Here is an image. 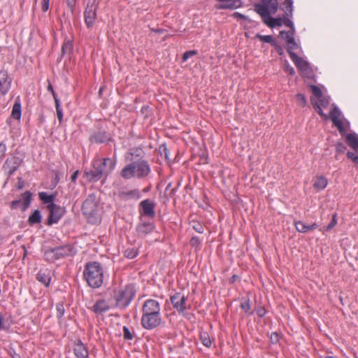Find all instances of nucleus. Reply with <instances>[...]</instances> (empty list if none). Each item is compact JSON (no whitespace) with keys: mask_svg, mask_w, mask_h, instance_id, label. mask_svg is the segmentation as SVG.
I'll return each mask as SVG.
<instances>
[{"mask_svg":"<svg viewBox=\"0 0 358 358\" xmlns=\"http://www.w3.org/2000/svg\"><path fill=\"white\" fill-rule=\"evenodd\" d=\"M116 162L109 157L94 159L92 162V168L85 169L84 176L90 182H95L103 178L106 180L112 173Z\"/></svg>","mask_w":358,"mask_h":358,"instance_id":"f257e3e1","label":"nucleus"},{"mask_svg":"<svg viewBox=\"0 0 358 358\" xmlns=\"http://www.w3.org/2000/svg\"><path fill=\"white\" fill-rule=\"evenodd\" d=\"M83 278L92 288L100 287L103 282V269L98 262H88L85 264Z\"/></svg>","mask_w":358,"mask_h":358,"instance_id":"f03ea898","label":"nucleus"},{"mask_svg":"<svg viewBox=\"0 0 358 358\" xmlns=\"http://www.w3.org/2000/svg\"><path fill=\"white\" fill-rule=\"evenodd\" d=\"M151 172L150 166L146 160H134L125 166L121 171V176L124 179L134 177L144 178Z\"/></svg>","mask_w":358,"mask_h":358,"instance_id":"7ed1b4c3","label":"nucleus"},{"mask_svg":"<svg viewBox=\"0 0 358 358\" xmlns=\"http://www.w3.org/2000/svg\"><path fill=\"white\" fill-rule=\"evenodd\" d=\"M136 293L135 286L133 284H129L124 289H114L110 296L115 301V307L125 309L134 299Z\"/></svg>","mask_w":358,"mask_h":358,"instance_id":"20e7f679","label":"nucleus"},{"mask_svg":"<svg viewBox=\"0 0 358 358\" xmlns=\"http://www.w3.org/2000/svg\"><path fill=\"white\" fill-rule=\"evenodd\" d=\"M76 253V250L72 245L66 244L46 250L45 251L44 255L47 261L50 262H54L55 260L62 258L73 256Z\"/></svg>","mask_w":358,"mask_h":358,"instance_id":"39448f33","label":"nucleus"},{"mask_svg":"<svg viewBox=\"0 0 358 358\" xmlns=\"http://www.w3.org/2000/svg\"><path fill=\"white\" fill-rule=\"evenodd\" d=\"M161 312L156 313H150L148 315L142 314L141 324L146 330H152L159 328L164 324Z\"/></svg>","mask_w":358,"mask_h":358,"instance_id":"423d86ee","label":"nucleus"},{"mask_svg":"<svg viewBox=\"0 0 358 358\" xmlns=\"http://www.w3.org/2000/svg\"><path fill=\"white\" fill-rule=\"evenodd\" d=\"M97 202L96 196L94 194L88 195L87 199L83 201L81 210L83 213L89 219H94L97 213Z\"/></svg>","mask_w":358,"mask_h":358,"instance_id":"0eeeda50","label":"nucleus"},{"mask_svg":"<svg viewBox=\"0 0 358 358\" xmlns=\"http://www.w3.org/2000/svg\"><path fill=\"white\" fill-rule=\"evenodd\" d=\"M32 193L29 191H26L21 194V199L14 200L9 204L10 209L17 210L21 208L22 211L27 210L31 205L32 200Z\"/></svg>","mask_w":358,"mask_h":358,"instance_id":"6e6552de","label":"nucleus"},{"mask_svg":"<svg viewBox=\"0 0 358 358\" xmlns=\"http://www.w3.org/2000/svg\"><path fill=\"white\" fill-rule=\"evenodd\" d=\"M48 210H49V215L46 224L48 226L57 223L66 212L65 207H62L56 203Z\"/></svg>","mask_w":358,"mask_h":358,"instance_id":"1a4fd4ad","label":"nucleus"},{"mask_svg":"<svg viewBox=\"0 0 358 358\" xmlns=\"http://www.w3.org/2000/svg\"><path fill=\"white\" fill-rule=\"evenodd\" d=\"M155 206L156 203L149 199L142 201L139 203L140 219L142 220L143 217L153 219L156 215Z\"/></svg>","mask_w":358,"mask_h":358,"instance_id":"9d476101","label":"nucleus"},{"mask_svg":"<svg viewBox=\"0 0 358 358\" xmlns=\"http://www.w3.org/2000/svg\"><path fill=\"white\" fill-rule=\"evenodd\" d=\"M341 115V112L339 108L335 104H332V108L328 118L331 119L334 125L338 129L341 136L343 137L347 131L344 127L343 121L339 119Z\"/></svg>","mask_w":358,"mask_h":358,"instance_id":"9b49d317","label":"nucleus"},{"mask_svg":"<svg viewBox=\"0 0 358 358\" xmlns=\"http://www.w3.org/2000/svg\"><path fill=\"white\" fill-rule=\"evenodd\" d=\"M187 300V296L181 294L180 292H176L174 294L170 296V301L173 308L177 310L179 314L183 313L184 311L187 309L186 305Z\"/></svg>","mask_w":358,"mask_h":358,"instance_id":"f8f14e48","label":"nucleus"},{"mask_svg":"<svg viewBox=\"0 0 358 358\" xmlns=\"http://www.w3.org/2000/svg\"><path fill=\"white\" fill-rule=\"evenodd\" d=\"M23 162V159L17 156H12L8 158L3 165V168L5 171H8V176L10 177L17 170Z\"/></svg>","mask_w":358,"mask_h":358,"instance_id":"ddd939ff","label":"nucleus"},{"mask_svg":"<svg viewBox=\"0 0 358 358\" xmlns=\"http://www.w3.org/2000/svg\"><path fill=\"white\" fill-rule=\"evenodd\" d=\"M85 23L87 28L94 26L96 20V6L94 3L87 4L84 12Z\"/></svg>","mask_w":358,"mask_h":358,"instance_id":"4468645a","label":"nucleus"},{"mask_svg":"<svg viewBox=\"0 0 358 358\" xmlns=\"http://www.w3.org/2000/svg\"><path fill=\"white\" fill-rule=\"evenodd\" d=\"M89 140L92 143H106L111 140V136L105 129H99L90 135Z\"/></svg>","mask_w":358,"mask_h":358,"instance_id":"2eb2a0df","label":"nucleus"},{"mask_svg":"<svg viewBox=\"0 0 358 358\" xmlns=\"http://www.w3.org/2000/svg\"><path fill=\"white\" fill-rule=\"evenodd\" d=\"M12 78L7 71H0V97L6 94L10 89Z\"/></svg>","mask_w":358,"mask_h":358,"instance_id":"dca6fc26","label":"nucleus"},{"mask_svg":"<svg viewBox=\"0 0 358 358\" xmlns=\"http://www.w3.org/2000/svg\"><path fill=\"white\" fill-rule=\"evenodd\" d=\"M155 229L154 222H142L137 224L136 228V235L138 238H145L151 234Z\"/></svg>","mask_w":358,"mask_h":358,"instance_id":"f3484780","label":"nucleus"},{"mask_svg":"<svg viewBox=\"0 0 358 358\" xmlns=\"http://www.w3.org/2000/svg\"><path fill=\"white\" fill-rule=\"evenodd\" d=\"M254 10L261 16L262 22L270 27L273 17L271 15L268 8L261 6V3H255Z\"/></svg>","mask_w":358,"mask_h":358,"instance_id":"a211bd4d","label":"nucleus"},{"mask_svg":"<svg viewBox=\"0 0 358 358\" xmlns=\"http://www.w3.org/2000/svg\"><path fill=\"white\" fill-rule=\"evenodd\" d=\"M160 303L155 299H148L145 301L142 306V314L148 315L150 313H160Z\"/></svg>","mask_w":358,"mask_h":358,"instance_id":"6ab92c4d","label":"nucleus"},{"mask_svg":"<svg viewBox=\"0 0 358 358\" xmlns=\"http://www.w3.org/2000/svg\"><path fill=\"white\" fill-rule=\"evenodd\" d=\"M117 195L119 199L124 201L138 200L141 196V192L138 189H134L127 192L124 190H119Z\"/></svg>","mask_w":358,"mask_h":358,"instance_id":"aec40b11","label":"nucleus"},{"mask_svg":"<svg viewBox=\"0 0 358 358\" xmlns=\"http://www.w3.org/2000/svg\"><path fill=\"white\" fill-rule=\"evenodd\" d=\"M73 352L77 358H87L89 355L87 348L85 346L80 339L75 341Z\"/></svg>","mask_w":358,"mask_h":358,"instance_id":"412c9836","label":"nucleus"},{"mask_svg":"<svg viewBox=\"0 0 358 358\" xmlns=\"http://www.w3.org/2000/svg\"><path fill=\"white\" fill-rule=\"evenodd\" d=\"M110 309L108 303L103 299L97 300L91 310L96 315H102Z\"/></svg>","mask_w":358,"mask_h":358,"instance_id":"4be33fe9","label":"nucleus"},{"mask_svg":"<svg viewBox=\"0 0 358 358\" xmlns=\"http://www.w3.org/2000/svg\"><path fill=\"white\" fill-rule=\"evenodd\" d=\"M36 279L45 287H48L51 281L50 271L48 268L41 269L36 275Z\"/></svg>","mask_w":358,"mask_h":358,"instance_id":"5701e85b","label":"nucleus"},{"mask_svg":"<svg viewBox=\"0 0 358 358\" xmlns=\"http://www.w3.org/2000/svg\"><path fill=\"white\" fill-rule=\"evenodd\" d=\"M38 197L44 204H47L48 209L55 204L56 194H48L45 192H41L38 193Z\"/></svg>","mask_w":358,"mask_h":358,"instance_id":"b1692460","label":"nucleus"},{"mask_svg":"<svg viewBox=\"0 0 358 358\" xmlns=\"http://www.w3.org/2000/svg\"><path fill=\"white\" fill-rule=\"evenodd\" d=\"M290 58L294 63L295 66L301 71H303L308 66H310L309 63L307 61L304 60L302 57L298 56L296 53L290 54Z\"/></svg>","mask_w":358,"mask_h":358,"instance_id":"393cba45","label":"nucleus"},{"mask_svg":"<svg viewBox=\"0 0 358 358\" xmlns=\"http://www.w3.org/2000/svg\"><path fill=\"white\" fill-rule=\"evenodd\" d=\"M345 141L350 147L355 150H358V135L356 133L347 134L344 136Z\"/></svg>","mask_w":358,"mask_h":358,"instance_id":"a878e982","label":"nucleus"},{"mask_svg":"<svg viewBox=\"0 0 358 358\" xmlns=\"http://www.w3.org/2000/svg\"><path fill=\"white\" fill-rule=\"evenodd\" d=\"M73 50V41L66 38L62 45L61 57H64L65 55H70L72 53Z\"/></svg>","mask_w":358,"mask_h":358,"instance_id":"bb28decb","label":"nucleus"},{"mask_svg":"<svg viewBox=\"0 0 358 358\" xmlns=\"http://www.w3.org/2000/svg\"><path fill=\"white\" fill-rule=\"evenodd\" d=\"M280 8L285 13L284 15H287L288 17H292L293 16V0H285L284 2L280 6Z\"/></svg>","mask_w":358,"mask_h":358,"instance_id":"cd10ccee","label":"nucleus"},{"mask_svg":"<svg viewBox=\"0 0 358 358\" xmlns=\"http://www.w3.org/2000/svg\"><path fill=\"white\" fill-rule=\"evenodd\" d=\"M21 103L20 96H17L13 106L11 117L15 120H20L21 117Z\"/></svg>","mask_w":358,"mask_h":358,"instance_id":"c85d7f7f","label":"nucleus"},{"mask_svg":"<svg viewBox=\"0 0 358 358\" xmlns=\"http://www.w3.org/2000/svg\"><path fill=\"white\" fill-rule=\"evenodd\" d=\"M42 220V216L39 210H34L29 215L27 222L30 226L40 224Z\"/></svg>","mask_w":358,"mask_h":358,"instance_id":"c756f323","label":"nucleus"},{"mask_svg":"<svg viewBox=\"0 0 358 358\" xmlns=\"http://www.w3.org/2000/svg\"><path fill=\"white\" fill-rule=\"evenodd\" d=\"M328 184L327 179L323 176H317L313 183V187L317 190L324 189Z\"/></svg>","mask_w":358,"mask_h":358,"instance_id":"7c9ffc66","label":"nucleus"},{"mask_svg":"<svg viewBox=\"0 0 358 358\" xmlns=\"http://www.w3.org/2000/svg\"><path fill=\"white\" fill-rule=\"evenodd\" d=\"M243 5L242 0H235L233 3L227 5H216L215 8L218 10H224V9H230L234 10L238 8L241 7Z\"/></svg>","mask_w":358,"mask_h":358,"instance_id":"2f4dec72","label":"nucleus"},{"mask_svg":"<svg viewBox=\"0 0 358 358\" xmlns=\"http://www.w3.org/2000/svg\"><path fill=\"white\" fill-rule=\"evenodd\" d=\"M131 155L132 156V160H144L143 157H145V152L141 148H134L131 149L130 152Z\"/></svg>","mask_w":358,"mask_h":358,"instance_id":"473e14b6","label":"nucleus"},{"mask_svg":"<svg viewBox=\"0 0 358 358\" xmlns=\"http://www.w3.org/2000/svg\"><path fill=\"white\" fill-rule=\"evenodd\" d=\"M240 306L248 315H252L253 314V311L250 310L251 305L249 298H243Z\"/></svg>","mask_w":358,"mask_h":358,"instance_id":"72a5a7b5","label":"nucleus"},{"mask_svg":"<svg viewBox=\"0 0 358 358\" xmlns=\"http://www.w3.org/2000/svg\"><path fill=\"white\" fill-rule=\"evenodd\" d=\"M310 101L315 110L324 120L328 119V116L323 112L321 105L315 100L313 98H310Z\"/></svg>","mask_w":358,"mask_h":358,"instance_id":"f704fd0d","label":"nucleus"},{"mask_svg":"<svg viewBox=\"0 0 358 358\" xmlns=\"http://www.w3.org/2000/svg\"><path fill=\"white\" fill-rule=\"evenodd\" d=\"M294 226L296 227V231L300 233H306L308 231H310L309 225H306L302 221H294Z\"/></svg>","mask_w":358,"mask_h":358,"instance_id":"c9c22d12","label":"nucleus"},{"mask_svg":"<svg viewBox=\"0 0 358 358\" xmlns=\"http://www.w3.org/2000/svg\"><path fill=\"white\" fill-rule=\"evenodd\" d=\"M255 37L262 42L270 43L271 45H273V44L276 41L275 38L271 35L263 36L259 34H257Z\"/></svg>","mask_w":358,"mask_h":358,"instance_id":"e433bc0d","label":"nucleus"},{"mask_svg":"<svg viewBox=\"0 0 358 358\" xmlns=\"http://www.w3.org/2000/svg\"><path fill=\"white\" fill-rule=\"evenodd\" d=\"M287 44V51L289 56H290V54L294 53L292 51L293 50H296V49L299 48V45L296 42L294 37L289 38V40Z\"/></svg>","mask_w":358,"mask_h":358,"instance_id":"4c0bfd02","label":"nucleus"},{"mask_svg":"<svg viewBox=\"0 0 358 358\" xmlns=\"http://www.w3.org/2000/svg\"><path fill=\"white\" fill-rule=\"evenodd\" d=\"M189 224L192 226V229L199 233V234H203V231H204V227L202 225V224L197 221V220H192L189 222Z\"/></svg>","mask_w":358,"mask_h":358,"instance_id":"58836bf2","label":"nucleus"},{"mask_svg":"<svg viewBox=\"0 0 358 358\" xmlns=\"http://www.w3.org/2000/svg\"><path fill=\"white\" fill-rule=\"evenodd\" d=\"M200 340L204 346L207 348H210L211 346L212 341L207 332H201L200 334Z\"/></svg>","mask_w":358,"mask_h":358,"instance_id":"ea45409f","label":"nucleus"},{"mask_svg":"<svg viewBox=\"0 0 358 358\" xmlns=\"http://www.w3.org/2000/svg\"><path fill=\"white\" fill-rule=\"evenodd\" d=\"M189 245L192 248H195L196 250H200L201 248V240L199 238V236H194L191 238L189 241Z\"/></svg>","mask_w":358,"mask_h":358,"instance_id":"a19ab883","label":"nucleus"},{"mask_svg":"<svg viewBox=\"0 0 358 358\" xmlns=\"http://www.w3.org/2000/svg\"><path fill=\"white\" fill-rule=\"evenodd\" d=\"M159 152L161 157L164 156L166 161H170L169 150H168L165 143L162 144L159 147Z\"/></svg>","mask_w":358,"mask_h":358,"instance_id":"79ce46f5","label":"nucleus"},{"mask_svg":"<svg viewBox=\"0 0 358 358\" xmlns=\"http://www.w3.org/2000/svg\"><path fill=\"white\" fill-rule=\"evenodd\" d=\"M123 338L126 341H131L134 338V330L131 331L127 327L124 326L122 328Z\"/></svg>","mask_w":358,"mask_h":358,"instance_id":"37998d69","label":"nucleus"},{"mask_svg":"<svg viewBox=\"0 0 358 358\" xmlns=\"http://www.w3.org/2000/svg\"><path fill=\"white\" fill-rule=\"evenodd\" d=\"M295 34V31H293L292 30L289 31H280V36L286 41L287 43H288L289 38H294Z\"/></svg>","mask_w":358,"mask_h":358,"instance_id":"c03bdc74","label":"nucleus"},{"mask_svg":"<svg viewBox=\"0 0 358 358\" xmlns=\"http://www.w3.org/2000/svg\"><path fill=\"white\" fill-rule=\"evenodd\" d=\"M56 310L57 318L61 319L64 316L65 313L64 304L63 301L57 303Z\"/></svg>","mask_w":358,"mask_h":358,"instance_id":"a18cd8bd","label":"nucleus"},{"mask_svg":"<svg viewBox=\"0 0 358 358\" xmlns=\"http://www.w3.org/2000/svg\"><path fill=\"white\" fill-rule=\"evenodd\" d=\"M137 255H138V251L134 248H127L124 251V256L129 259H134L137 256Z\"/></svg>","mask_w":358,"mask_h":358,"instance_id":"49530a36","label":"nucleus"},{"mask_svg":"<svg viewBox=\"0 0 358 358\" xmlns=\"http://www.w3.org/2000/svg\"><path fill=\"white\" fill-rule=\"evenodd\" d=\"M310 87L311 89V92H312L313 94L315 97H317V99L322 97L323 93L319 87H317V85H310Z\"/></svg>","mask_w":358,"mask_h":358,"instance_id":"de8ad7c7","label":"nucleus"},{"mask_svg":"<svg viewBox=\"0 0 358 358\" xmlns=\"http://www.w3.org/2000/svg\"><path fill=\"white\" fill-rule=\"evenodd\" d=\"M292 17H288L287 15H283L282 17V24H284L286 27L290 28V30L295 31V28L294 26L293 22L290 20Z\"/></svg>","mask_w":358,"mask_h":358,"instance_id":"09e8293b","label":"nucleus"},{"mask_svg":"<svg viewBox=\"0 0 358 358\" xmlns=\"http://www.w3.org/2000/svg\"><path fill=\"white\" fill-rule=\"evenodd\" d=\"M298 104L301 107H305L307 105V101L304 94L298 93L296 95Z\"/></svg>","mask_w":358,"mask_h":358,"instance_id":"8fccbe9b","label":"nucleus"},{"mask_svg":"<svg viewBox=\"0 0 358 358\" xmlns=\"http://www.w3.org/2000/svg\"><path fill=\"white\" fill-rule=\"evenodd\" d=\"M55 108H56L57 118L59 121V123L61 124L62 122V119H63V113H62V109L60 107L59 100H56Z\"/></svg>","mask_w":358,"mask_h":358,"instance_id":"3c124183","label":"nucleus"},{"mask_svg":"<svg viewBox=\"0 0 358 358\" xmlns=\"http://www.w3.org/2000/svg\"><path fill=\"white\" fill-rule=\"evenodd\" d=\"M301 72L303 78H306L308 79H311L313 78V71L310 66H308L305 70Z\"/></svg>","mask_w":358,"mask_h":358,"instance_id":"603ef678","label":"nucleus"},{"mask_svg":"<svg viewBox=\"0 0 358 358\" xmlns=\"http://www.w3.org/2000/svg\"><path fill=\"white\" fill-rule=\"evenodd\" d=\"M335 147L337 154L344 153L347 149V146L342 142H337L335 144Z\"/></svg>","mask_w":358,"mask_h":358,"instance_id":"864d4df0","label":"nucleus"},{"mask_svg":"<svg viewBox=\"0 0 358 358\" xmlns=\"http://www.w3.org/2000/svg\"><path fill=\"white\" fill-rule=\"evenodd\" d=\"M282 25V17H273L270 28L281 27Z\"/></svg>","mask_w":358,"mask_h":358,"instance_id":"5fc2aeb1","label":"nucleus"},{"mask_svg":"<svg viewBox=\"0 0 358 358\" xmlns=\"http://www.w3.org/2000/svg\"><path fill=\"white\" fill-rule=\"evenodd\" d=\"M337 224V214L334 213L332 215V220L329 224L327 226L326 230L329 231L333 229Z\"/></svg>","mask_w":358,"mask_h":358,"instance_id":"6e6d98bb","label":"nucleus"},{"mask_svg":"<svg viewBox=\"0 0 358 358\" xmlns=\"http://www.w3.org/2000/svg\"><path fill=\"white\" fill-rule=\"evenodd\" d=\"M8 355L11 357V358H22L20 355L17 353L12 345L8 347L7 350Z\"/></svg>","mask_w":358,"mask_h":358,"instance_id":"4d7b16f0","label":"nucleus"},{"mask_svg":"<svg viewBox=\"0 0 358 358\" xmlns=\"http://www.w3.org/2000/svg\"><path fill=\"white\" fill-rule=\"evenodd\" d=\"M318 100L320 101V104L322 106H323L324 108H327L329 104L330 97L329 96H324L322 95V97L319 98Z\"/></svg>","mask_w":358,"mask_h":358,"instance_id":"13d9d810","label":"nucleus"},{"mask_svg":"<svg viewBox=\"0 0 358 358\" xmlns=\"http://www.w3.org/2000/svg\"><path fill=\"white\" fill-rule=\"evenodd\" d=\"M278 9V0L274 1L269 5L268 10H270V14H275Z\"/></svg>","mask_w":358,"mask_h":358,"instance_id":"bf43d9fd","label":"nucleus"},{"mask_svg":"<svg viewBox=\"0 0 358 358\" xmlns=\"http://www.w3.org/2000/svg\"><path fill=\"white\" fill-rule=\"evenodd\" d=\"M232 16H233L234 18L237 19V20L241 19V20H247V21H248L249 22H252V20H250L248 16H246V15H243V14H242V13H238V12H236V13H234L232 15Z\"/></svg>","mask_w":358,"mask_h":358,"instance_id":"052dcab7","label":"nucleus"},{"mask_svg":"<svg viewBox=\"0 0 358 358\" xmlns=\"http://www.w3.org/2000/svg\"><path fill=\"white\" fill-rule=\"evenodd\" d=\"M280 336L277 332H273L270 336V341L273 344H276L280 341Z\"/></svg>","mask_w":358,"mask_h":358,"instance_id":"680f3d73","label":"nucleus"},{"mask_svg":"<svg viewBox=\"0 0 358 358\" xmlns=\"http://www.w3.org/2000/svg\"><path fill=\"white\" fill-rule=\"evenodd\" d=\"M274 47L276 52L278 53L279 55L282 56L284 55V50L282 47L275 41L273 45Z\"/></svg>","mask_w":358,"mask_h":358,"instance_id":"e2e57ef3","label":"nucleus"},{"mask_svg":"<svg viewBox=\"0 0 358 358\" xmlns=\"http://www.w3.org/2000/svg\"><path fill=\"white\" fill-rule=\"evenodd\" d=\"M348 158L352 159V161L356 164H358V156L357 155H355V153L350 152V151H348L346 154Z\"/></svg>","mask_w":358,"mask_h":358,"instance_id":"0e129e2a","label":"nucleus"},{"mask_svg":"<svg viewBox=\"0 0 358 358\" xmlns=\"http://www.w3.org/2000/svg\"><path fill=\"white\" fill-rule=\"evenodd\" d=\"M255 311H256L257 315L259 317H263L266 313V309L262 306H259L257 308H255Z\"/></svg>","mask_w":358,"mask_h":358,"instance_id":"69168bd1","label":"nucleus"},{"mask_svg":"<svg viewBox=\"0 0 358 358\" xmlns=\"http://www.w3.org/2000/svg\"><path fill=\"white\" fill-rule=\"evenodd\" d=\"M284 70L288 73L290 76H294L295 74V71L292 66H291L288 63H286L284 66Z\"/></svg>","mask_w":358,"mask_h":358,"instance_id":"338daca9","label":"nucleus"},{"mask_svg":"<svg viewBox=\"0 0 358 358\" xmlns=\"http://www.w3.org/2000/svg\"><path fill=\"white\" fill-rule=\"evenodd\" d=\"M196 54L195 50L186 51L182 55V60L186 61L188 58Z\"/></svg>","mask_w":358,"mask_h":358,"instance_id":"774afa93","label":"nucleus"}]
</instances>
